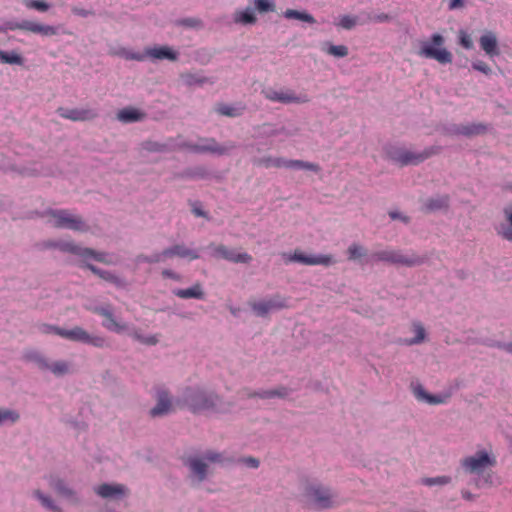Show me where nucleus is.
Masks as SVG:
<instances>
[{
  "mask_svg": "<svg viewBox=\"0 0 512 512\" xmlns=\"http://www.w3.org/2000/svg\"><path fill=\"white\" fill-rule=\"evenodd\" d=\"M445 42L441 34L435 33L431 36L430 41L421 43L418 55L428 59H434L441 64H449L452 62L453 56L450 51L443 47Z\"/></svg>",
  "mask_w": 512,
  "mask_h": 512,
  "instance_id": "f257e3e1",
  "label": "nucleus"
},
{
  "mask_svg": "<svg viewBox=\"0 0 512 512\" xmlns=\"http://www.w3.org/2000/svg\"><path fill=\"white\" fill-rule=\"evenodd\" d=\"M497 464L496 456L492 451L478 450L473 455L466 456L460 460V466L465 473L481 474L485 469L492 468Z\"/></svg>",
  "mask_w": 512,
  "mask_h": 512,
  "instance_id": "f03ea898",
  "label": "nucleus"
},
{
  "mask_svg": "<svg viewBox=\"0 0 512 512\" xmlns=\"http://www.w3.org/2000/svg\"><path fill=\"white\" fill-rule=\"evenodd\" d=\"M305 502L319 509H327L334 505V495L331 490L319 483H307L303 490Z\"/></svg>",
  "mask_w": 512,
  "mask_h": 512,
  "instance_id": "7ed1b4c3",
  "label": "nucleus"
},
{
  "mask_svg": "<svg viewBox=\"0 0 512 512\" xmlns=\"http://www.w3.org/2000/svg\"><path fill=\"white\" fill-rule=\"evenodd\" d=\"M184 403L194 413L205 412L216 408L218 397L201 390L189 389L184 395Z\"/></svg>",
  "mask_w": 512,
  "mask_h": 512,
  "instance_id": "20e7f679",
  "label": "nucleus"
},
{
  "mask_svg": "<svg viewBox=\"0 0 512 512\" xmlns=\"http://www.w3.org/2000/svg\"><path fill=\"white\" fill-rule=\"evenodd\" d=\"M49 216L50 223L54 227L81 232L88 230V226L80 216L73 215L67 210H51Z\"/></svg>",
  "mask_w": 512,
  "mask_h": 512,
  "instance_id": "39448f33",
  "label": "nucleus"
},
{
  "mask_svg": "<svg viewBox=\"0 0 512 512\" xmlns=\"http://www.w3.org/2000/svg\"><path fill=\"white\" fill-rule=\"evenodd\" d=\"M386 153L392 161L401 166L419 164L431 155L429 150H425L423 152H412L397 146L387 148Z\"/></svg>",
  "mask_w": 512,
  "mask_h": 512,
  "instance_id": "423d86ee",
  "label": "nucleus"
},
{
  "mask_svg": "<svg viewBox=\"0 0 512 512\" xmlns=\"http://www.w3.org/2000/svg\"><path fill=\"white\" fill-rule=\"evenodd\" d=\"M8 30H22L43 36H54L58 33L57 28L54 26L44 25L29 20H24L21 22L8 21L4 25H0V32H6Z\"/></svg>",
  "mask_w": 512,
  "mask_h": 512,
  "instance_id": "0eeeda50",
  "label": "nucleus"
},
{
  "mask_svg": "<svg viewBox=\"0 0 512 512\" xmlns=\"http://www.w3.org/2000/svg\"><path fill=\"white\" fill-rule=\"evenodd\" d=\"M372 258L376 261H383L391 264H398L403 266H416L423 263V259L415 254L404 255L398 250H382L375 252Z\"/></svg>",
  "mask_w": 512,
  "mask_h": 512,
  "instance_id": "6e6552de",
  "label": "nucleus"
},
{
  "mask_svg": "<svg viewBox=\"0 0 512 512\" xmlns=\"http://www.w3.org/2000/svg\"><path fill=\"white\" fill-rule=\"evenodd\" d=\"M47 247H56L61 251L69 252L75 255H78L84 259L93 258L98 262L104 264H112V261L107 259V255L103 252H97L90 248H82L74 242H59V243H50Z\"/></svg>",
  "mask_w": 512,
  "mask_h": 512,
  "instance_id": "1a4fd4ad",
  "label": "nucleus"
},
{
  "mask_svg": "<svg viewBox=\"0 0 512 512\" xmlns=\"http://www.w3.org/2000/svg\"><path fill=\"white\" fill-rule=\"evenodd\" d=\"M58 336L71 341L89 344L98 348L104 347L106 343L104 337L98 335H91L86 330L79 326H75L69 330L64 329V331H58Z\"/></svg>",
  "mask_w": 512,
  "mask_h": 512,
  "instance_id": "9d476101",
  "label": "nucleus"
},
{
  "mask_svg": "<svg viewBox=\"0 0 512 512\" xmlns=\"http://www.w3.org/2000/svg\"><path fill=\"white\" fill-rule=\"evenodd\" d=\"M249 306L257 316L265 317L271 311L286 308L288 305L286 298L280 295H274L267 300L250 301Z\"/></svg>",
  "mask_w": 512,
  "mask_h": 512,
  "instance_id": "9b49d317",
  "label": "nucleus"
},
{
  "mask_svg": "<svg viewBox=\"0 0 512 512\" xmlns=\"http://www.w3.org/2000/svg\"><path fill=\"white\" fill-rule=\"evenodd\" d=\"M283 257L287 263L297 262L303 265H324L329 266L333 263L331 255H307L301 250H295L290 254H283Z\"/></svg>",
  "mask_w": 512,
  "mask_h": 512,
  "instance_id": "f8f14e48",
  "label": "nucleus"
},
{
  "mask_svg": "<svg viewBox=\"0 0 512 512\" xmlns=\"http://www.w3.org/2000/svg\"><path fill=\"white\" fill-rule=\"evenodd\" d=\"M127 59L143 61L146 57L152 59H168V60H176L177 53L171 50L167 46H158L153 48H147L144 54L141 53H127L125 55Z\"/></svg>",
  "mask_w": 512,
  "mask_h": 512,
  "instance_id": "ddd939ff",
  "label": "nucleus"
},
{
  "mask_svg": "<svg viewBox=\"0 0 512 512\" xmlns=\"http://www.w3.org/2000/svg\"><path fill=\"white\" fill-rule=\"evenodd\" d=\"M188 149L196 153H212L217 155L228 154L234 145L223 146L217 143L213 138H205L201 140L200 144H188Z\"/></svg>",
  "mask_w": 512,
  "mask_h": 512,
  "instance_id": "4468645a",
  "label": "nucleus"
},
{
  "mask_svg": "<svg viewBox=\"0 0 512 512\" xmlns=\"http://www.w3.org/2000/svg\"><path fill=\"white\" fill-rule=\"evenodd\" d=\"M265 98H267L270 101L273 102H280L284 104L289 103H306L309 101V98L307 95H295L293 92L289 90H274V89H267L263 91Z\"/></svg>",
  "mask_w": 512,
  "mask_h": 512,
  "instance_id": "2eb2a0df",
  "label": "nucleus"
},
{
  "mask_svg": "<svg viewBox=\"0 0 512 512\" xmlns=\"http://www.w3.org/2000/svg\"><path fill=\"white\" fill-rule=\"evenodd\" d=\"M213 256L216 258H223L233 263H249L252 260L251 255L248 253L237 252L236 250L229 249L224 245L214 246Z\"/></svg>",
  "mask_w": 512,
  "mask_h": 512,
  "instance_id": "dca6fc26",
  "label": "nucleus"
},
{
  "mask_svg": "<svg viewBox=\"0 0 512 512\" xmlns=\"http://www.w3.org/2000/svg\"><path fill=\"white\" fill-rule=\"evenodd\" d=\"M57 113L64 119H69L72 121H90L95 119L98 116V113L94 109L86 108H63L60 107L57 109Z\"/></svg>",
  "mask_w": 512,
  "mask_h": 512,
  "instance_id": "f3484780",
  "label": "nucleus"
},
{
  "mask_svg": "<svg viewBox=\"0 0 512 512\" xmlns=\"http://www.w3.org/2000/svg\"><path fill=\"white\" fill-rule=\"evenodd\" d=\"M94 491L97 495L104 499H119L124 497L128 490L122 484H101L97 486Z\"/></svg>",
  "mask_w": 512,
  "mask_h": 512,
  "instance_id": "a211bd4d",
  "label": "nucleus"
},
{
  "mask_svg": "<svg viewBox=\"0 0 512 512\" xmlns=\"http://www.w3.org/2000/svg\"><path fill=\"white\" fill-rule=\"evenodd\" d=\"M479 44L481 49L485 52L487 56L493 58L500 54L498 48V39L494 32L486 31L480 38Z\"/></svg>",
  "mask_w": 512,
  "mask_h": 512,
  "instance_id": "6ab92c4d",
  "label": "nucleus"
},
{
  "mask_svg": "<svg viewBox=\"0 0 512 512\" xmlns=\"http://www.w3.org/2000/svg\"><path fill=\"white\" fill-rule=\"evenodd\" d=\"M164 257L167 258H173V257H179L182 259H188V260H196L199 258V254L196 250L190 249L186 247L183 244H177L172 247H169L165 250H163Z\"/></svg>",
  "mask_w": 512,
  "mask_h": 512,
  "instance_id": "aec40b11",
  "label": "nucleus"
},
{
  "mask_svg": "<svg viewBox=\"0 0 512 512\" xmlns=\"http://www.w3.org/2000/svg\"><path fill=\"white\" fill-rule=\"evenodd\" d=\"M49 485L60 496L67 498L68 500H70L74 503L77 502V497H76L75 492L72 489H70L65 484V482L62 479H60L59 477L53 476V475L50 476L49 477Z\"/></svg>",
  "mask_w": 512,
  "mask_h": 512,
  "instance_id": "412c9836",
  "label": "nucleus"
},
{
  "mask_svg": "<svg viewBox=\"0 0 512 512\" xmlns=\"http://www.w3.org/2000/svg\"><path fill=\"white\" fill-rule=\"evenodd\" d=\"M413 393L417 400L431 405L444 404L447 401V396L429 394L420 384L413 387Z\"/></svg>",
  "mask_w": 512,
  "mask_h": 512,
  "instance_id": "4be33fe9",
  "label": "nucleus"
},
{
  "mask_svg": "<svg viewBox=\"0 0 512 512\" xmlns=\"http://www.w3.org/2000/svg\"><path fill=\"white\" fill-rule=\"evenodd\" d=\"M172 410V402L166 391H159L157 395V404L151 409L150 414L153 417L162 416Z\"/></svg>",
  "mask_w": 512,
  "mask_h": 512,
  "instance_id": "5701e85b",
  "label": "nucleus"
},
{
  "mask_svg": "<svg viewBox=\"0 0 512 512\" xmlns=\"http://www.w3.org/2000/svg\"><path fill=\"white\" fill-rule=\"evenodd\" d=\"M145 118V113L134 107H126L118 111L117 119L122 123H133Z\"/></svg>",
  "mask_w": 512,
  "mask_h": 512,
  "instance_id": "b1692460",
  "label": "nucleus"
},
{
  "mask_svg": "<svg viewBox=\"0 0 512 512\" xmlns=\"http://www.w3.org/2000/svg\"><path fill=\"white\" fill-rule=\"evenodd\" d=\"M85 267L88 268L95 275L99 276L101 279L111 282L117 287L122 288L126 286V282L123 279L119 278L118 276L109 271L101 270L92 264H86Z\"/></svg>",
  "mask_w": 512,
  "mask_h": 512,
  "instance_id": "393cba45",
  "label": "nucleus"
},
{
  "mask_svg": "<svg viewBox=\"0 0 512 512\" xmlns=\"http://www.w3.org/2000/svg\"><path fill=\"white\" fill-rule=\"evenodd\" d=\"M37 362L42 369H49L56 376H62L70 371V365L65 361H57L52 364H48L43 358L38 357Z\"/></svg>",
  "mask_w": 512,
  "mask_h": 512,
  "instance_id": "a878e982",
  "label": "nucleus"
},
{
  "mask_svg": "<svg viewBox=\"0 0 512 512\" xmlns=\"http://www.w3.org/2000/svg\"><path fill=\"white\" fill-rule=\"evenodd\" d=\"M174 295L181 299H203L204 291L200 283H196L193 286L186 289H176L173 291Z\"/></svg>",
  "mask_w": 512,
  "mask_h": 512,
  "instance_id": "bb28decb",
  "label": "nucleus"
},
{
  "mask_svg": "<svg viewBox=\"0 0 512 512\" xmlns=\"http://www.w3.org/2000/svg\"><path fill=\"white\" fill-rule=\"evenodd\" d=\"M505 222L497 228L498 234L505 240L512 241V207L504 209Z\"/></svg>",
  "mask_w": 512,
  "mask_h": 512,
  "instance_id": "cd10ccee",
  "label": "nucleus"
},
{
  "mask_svg": "<svg viewBox=\"0 0 512 512\" xmlns=\"http://www.w3.org/2000/svg\"><path fill=\"white\" fill-rule=\"evenodd\" d=\"M286 159L282 157L265 156L255 158L253 164L258 167L264 168H285Z\"/></svg>",
  "mask_w": 512,
  "mask_h": 512,
  "instance_id": "c85d7f7f",
  "label": "nucleus"
},
{
  "mask_svg": "<svg viewBox=\"0 0 512 512\" xmlns=\"http://www.w3.org/2000/svg\"><path fill=\"white\" fill-rule=\"evenodd\" d=\"M449 204L448 196H439L436 198L428 199L425 204V210L428 212H434L442 209H446Z\"/></svg>",
  "mask_w": 512,
  "mask_h": 512,
  "instance_id": "c756f323",
  "label": "nucleus"
},
{
  "mask_svg": "<svg viewBox=\"0 0 512 512\" xmlns=\"http://www.w3.org/2000/svg\"><path fill=\"white\" fill-rule=\"evenodd\" d=\"M187 465L189 466L191 472L198 477L199 481L205 479L207 465L201 459L190 458L187 461Z\"/></svg>",
  "mask_w": 512,
  "mask_h": 512,
  "instance_id": "7c9ffc66",
  "label": "nucleus"
},
{
  "mask_svg": "<svg viewBox=\"0 0 512 512\" xmlns=\"http://www.w3.org/2000/svg\"><path fill=\"white\" fill-rule=\"evenodd\" d=\"M285 168L289 169H303V170H310L313 172H319L320 166L315 163L306 162L302 160H288L286 159Z\"/></svg>",
  "mask_w": 512,
  "mask_h": 512,
  "instance_id": "2f4dec72",
  "label": "nucleus"
},
{
  "mask_svg": "<svg viewBox=\"0 0 512 512\" xmlns=\"http://www.w3.org/2000/svg\"><path fill=\"white\" fill-rule=\"evenodd\" d=\"M233 18L235 23L243 25L254 24L257 20L250 8L236 11Z\"/></svg>",
  "mask_w": 512,
  "mask_h": 512,
  "instance_id": "473e14b6",
  "label": "nucleus"
},
{
  "mask_svg": "<svg viewBox=\"0 0 512 512\" xmlns=\"http://www.w3.org/2000/svg\"><path fill=\"white\" fill-rule=\"evenodd\" d=\"M486 131V126L483 124H469V125H462L457 129V132L459 134L465 135V136H472V135H479L483 134Z\"/></svg>",
  "mask_w": 512,
  "mask_h": 512,
  "instance_id": "72a5a7b5",
  "label": "nucleus"
},
{
  "mask_svg": "<svg viewBox=\"0 0 512 512\" xmlns=\"http://www.w3.org/2000/svg\"><path fill=\"white\" fill-rule=\"evenodd\" d=\"M411 329L415 334V337L410 340H406L405 343L408 345H414L423 342L426 336L425 328L423 325L420 322H414Z\"/></svg>",
  "mask_w": 512,
  "mask_h": 512,
  "instance_id": "f704fd0d",
  "label": "nucleus"
},
{
  "mask_svg": "<svg viewBox=\"0 0 512 512\" xmlns=\"http://www.w3.org/2000/svg\"><path fill=\"white\" fill-rule=\"evenodd\" d=\"M284 16L287 19H296V20L304 21V22H307L310 24L315 23V19L312 15H310L306 12L297 11L294 9H287L284 12Z\"/></svg>",
  "mask_w": 512,
  "mask_h": 512,
  "instance_id": "c9c22d12",
  "label": "nucleus"
},
{
  "mask_svg": "<svg viewBox=\"0 0 512 512\" xmlns=\"http://www.w3.org/2000/svg\"><path fill=\"white\" fill-rule=\"evenodd\" d=\"M102 325L107 330L113 331V332H116V333L123 332V331H125L127 329L126 324L118 322L114 318L113 314L109 318H106L103 321Z\"/></svg>",
  "mask_w": 512,
  "mask_h": 512,
  "instance_id": "e433bc0d",
  "label": "nucleus"
},
{
  "mask_svg": "<svg viewBox=\"0 0 512 512\" xmlns=\"http://www.w3.org/2000/svg\"><path fill=\"white\" fill-rule=\"evenodd\" d=\"M0 62L6 64L22 65L23 58L17 52L0 51Z\"/></svg>",
  "mask_w": 512,
  "mask_h": 512,
  "instance_id": "4c0bfd02",
  "label": "nucleus"
},
{
  "mask_svg": "<svg viewBox=\"0 0 512 512\" xmlns=\"http://www.w3.org/2000/svg\"><path fill=\"white\" fill-rule=\"evenodd\" d=\"M34 496L40 500L41 504L47 509L52 510L53 512H61L60 508L56 506L52 499L46 495H44L40 490L34 491Z\"/></svg>",
  "mask_w": 512,
  "mask_h": 512,
  "instance_id": "58836bf2",
  "label": "nucleus"
},
{
  "mask_svg": "<svg viewBox=\"0 0 512 512\" xmlns=\"http://www.w3.org/2000/svg\"><path fill=\"white\" fill-rule=\"evenodd\" d=\"M422 482L426 486H435V485L443 486V485L450 484L452 482V478L448 475H441V476H437V477L425 478V479H423Z\"/></svg>",
  "mask_w": 512,
  "mask_h": 512,
  "instance_id": "ea45409f",
  "label": "nucleus"
},
{
  "mask_svg": "<svg viewBox=\"0 0 512 512\" xmlns=\"http://www.w3.org/2000/svg\"><path fill=\"white\" fill-rule=\"evenodd\" d=\"M19 419V414L10 409L0 408V425L4 423H15Z\"/></svg>",
  "mask_w": 512,
  "mask_h": 512,
  "instance_id": "a19ab883",
  "label": "nucleus"
},
{
  "mask_svg": "<svg viewBox=\"0 0 512 512\" xmlns=\"http://www.w3.org/2000/svg\"><path fill=\"white\" fill-rule=\"evenodd\" d=\"M255 8L260 13H267L275 11L274 0H252Z\"/></svg>",
  "mask_w": 512,
  "mask_h": 512,
  "instance_id": "79ce46f5",
  "label": "nucleus"
},
{
  "mask_svg": "<svg viewBox=\"0 0 512 512\" xmlns=\"http://www.w3.org/2000/svg\"><path fill=\"white\" fill-rule=\"evenodd\" d=\"M216 111H217V113L224 115V116L236 117L241 114L242 109L233 107V106H229L226 104H218L216 106Z\"/></svg>",
  "mask_w": 512,
  "mask_h": 512,
  "instance_id": "37998d69",
  "label": "nucleus"
},
{
  "mask_svg": "<svg viewBox=\"0 0 512 512\" xmlns=\"http://www.w3.org/2000/svg\"><path fill=\"white\" fill-rule=\"evenodd\" d=\"M347 253L349 260H357L366 255V250L358 244H352L349 246Z\"/></svg>",
  "mask_w": 512,
  "mask_h": 512,
  "instance_id": "c03bdc74",
  "label": "nucleus"
},
{
  "mask_svg": "<svg viewBox=\"0 0 512 512\" xmlns=\"http://www.w3.org/2000/svg\"><path fill=\"white\" fill-rule=\"evenodd\" d=\"M165 259H166V257H164L163 251H162L161 253H156L152 256H147L144 254L138 255L136 258V262L152 264V263H158V262L164 261Z\"/></svg>",
  "mask_w": 512,
  "mask_h": 512,
  "instance_id": "a18cd8bd",
  "label": "nucleus"
},
{
  "mask_svg": "<svg viewBox=\"0 0 512 512\" xmlns=\"http://www.w3.org/2000/svg\"><path fill=\"white\" fill-rule=\"evenodd\" d=\"M23 3L28 9H35L40 12H45L49 9V5L44 0H23Z\"/></svg>",
  "mask_w": 512,
  "mask_h": 512,
  "instance_id": "49530a36",
  "label": "nucleus"
},
{
  "mask_svg": "<svg viewBox=\"0 0 512 512\" xmlns=\"http://www.w3.org/2000/svg\"><path fill=\"white\" fill-rule=\"evenodd\" d=\"M327 53L335 57H345L348 55V48L345 45H330Z\"/></svg>",
  "mask_w": 512,
  "mask_h": 512,
  "instance_id": "de8ad7c7",
  "label": "nucleus"
},
{
  "mask_svg": "<svg viewBox=\"0 0 512 512\" xmlns=\"http://www.w3.org/2000/svg\"><path fill=\"white\" fill-rule=\"evenodd\" d=\"M357 24V17L351 15H343L339 19L338 25L344 29L350 30Z\"/></svg>",
  "mask_w": 512,
  "mask_h": 512,
  "instance_id": "09e8293b",
  "label": "nucleus"
},
{
  "mask_svg": "<svg viewBox=\"0 0 512 512\" xmlns=\"http://www.w3.org/2000/svg\"><path fill=\"white\" fill-rule=\"evenodd\" d=\"M143 149L149 152H163L166 151V145L154 141H145L142 144Z\"/></svg>",
  "mask_w": 512,
  "mask_h": 512,
  "instance_id": "8fccbe9b",
  "label": "nucleus"
},
{
  "mask_svg": "<svg viewBox=\"0 0 512 512\" xmlns=\"http://www.w3.org/2000/svg\"><path fill=\"white\" fill-rule=\"evenodd\" d=\"M459 43L462 45L465 49H472L473 48V41L470 37V35L463 30L459 31Z\"/></svg>",
  "mask_w": 512,
  "mask_h": 512,
  "instance_id": "3c124183",
  "label": "nucleus"
},
{
  "mask_svg": "<svg viewBox=\"0 0 512 512\" xmlns=\"http://www.w3.org/2000/svg\"><path fill=\"white\" fill-rule=\"evenodd\" d=\"M472 68L474 70H477V71L485 74V75H489L492 72V70L489 67V65L487 63H485L484 61H481V60L474 61L472 63Z\"/></svg>",
  "mask_w": 512,
  "mask_h": 512,
  "instance_id": "603ef678",
  "label": "nucleus"
},
{
  "mask_svg": "<svg viewBox=\"0 0 512 512\" xmlns=\"http://www.w3.org/2000/svg\"><path fill=\"white\" fill-rule=\"evenodd\" d=\"M182 79L188 85L203 84L205 82L204 78H200L199 76L191 73L183 74Z\"/></svg>",
  "mask_w": 512,
  "mask_h": 512,
  "instance_id": "864d4df0",
  "label": "nucleus"
},
{
  "mask_svg": "<svg viewBox=\"0 0 512 512\" xmlns=\"http://www.w3.org/2000/svg\"><path fill=\"white\" fill-rule=\"evenodd\" d=\"M446 4L449 10H457L462 9L465 6L466 0H443Z\"/></svg>",
  "mask_w": 512,
  "mask_h": 512,
  "instance_id": "5fc2aeb1",
  "label": "nucleus"
},
{
  "mask_svg": "<svg viewBox=\"0 0 512 512\" xmlns=\"http://www.w3.org/2000/svg\"><path fill=\"white\" fill-rule=\"evenodd\" d=\"M39 329L44 334L54 333L56 335H58V331H64L63 328H60V327H57V326H54V325H48V324H42L39 327Z\"/></svg>",
  "mask_w": 512,
  "mask_h": 512,
  "instance_id": "6e6d98bb",
  "label": "nucleus"
},
{
  "mask_svg": "<svg viewBox=\"0 0 512 512\" xmlns=\"http://www.w3.org/2000/svg\"><path fill=\"white\" fill-rule=\"evenodd\" d=\"M391 19V17L386 13H380L373 16H369V21L383 23L387 22Z\"/></svg>",
  "mask_w": 512,
  "mask_h": 512,
  "instance_id": "4d7b16f0",
  "label": "nucleus"
},
{
  "mask_svg": "<svg viewBox=\"0 0 512 512\" xmlns=\"http://www.w3.org/2000/svg\"><path fill=\"white\" fill-rule=\"evenodd\" d=\"M134 338L139 340L142 343L149 344V345H155L158 342V339L156 338V336L142 337L139 334H135Z\"/></svg>",
  "mask_w": 512,
  "mask_h": 512,
  "instance_id": "13d9d810",
  "label": "nucleus"
},
{
  "mask_svg": "<svg viewBox=\"0 0 512 512\" xmlns=\"http://www.w3.org/2000/svg\"><path fill=\"white\" fill-rule=\"evenodd\" d=\"M205 459L208 460L209 462H222L223 461V457L221 454L219 453H216V452H207L205 454Z\"/></svg>",
  "mask_w": 512,
  "mask_h": 512,
  "instance_id": "bf43d9fd",
  "label": "nucleus"
},
{
  "mask_svg": "<svg viewBox=\"0 0 512 512\" xmlns=\"http://www.w3.org/2000/svg\"><path fill=\"white\" fill-rule=\"evenodd\" d=\"M93 312L100 316H103L105 319L109 318L112 315V312L106 307H96L93 310Z\"/></svg>",
  "mask_w": 512,
  "mask_h": 512,
  "instance_id": "052dcab7",
  "label": "nucleus"
},
{
  "mask_svg": "<svg viewBox=\"0 0 512 512\" xmlns=\"http://www.w3.org/2000/svg\"><path fill=\"white\" fill-rule=\"evenodd\" d=\"M261 398H272L275 396H281L282 394L276 390L263 391L262 393L257 394Z\"/></svg>",
  "mask_w": 512,
  "mask_h": 512,
  "instance_id": "680f3d73",
  "label": "nucleus"
},
{
  "mask_svg": "<svg viewBox=\"0 0 512 512\" xmlns=\"http://www.w3.org/2000/svg\"><path fill=\"white\" fill-rule=\"evenodd\" d=\"M243 462H244L247 466H249V467H251V468H257V467L259 466V461H258V459L253 458V457H247V458H244V459H243Z\"/></svg>",
  "mask_w": 512,
  "mask_h": 512,
  "instance_id": "e2e57ef3",
  "label": "nucleus"
},
{
  "mask_svg": "<svg viewBox=\"0 0 512 512\" xmlns=\"http://www.w3.org/2000/svg\"><path fill=\"white\" fill-rule=\"evenodd\" d=\"M72 12L75 15L82 16V17H87L88 15L92 14L91 11H88V10H85V9H82V8H78V7H73L72 8Z\"/></svg>",
  "mask_w": 512,
  "mask_h": 512,
  "instance_id": "0e129e2a",
  "label": "nucleus"
},
{
  "mask_svg": "<svg viewBox=\"0 0 512 512\" xmlns=\"http://www.w3.org/2000/svg\"><path fill=\"white\" fill-rule=\"evenodd\" d=\"M162 275L165 278H171V279H174V280H179L180 279V276L178 274H176L175 272H173L172 270H169V269H164L162 271Z\"/></svg>",
  "mask_w": 512,
  "mask_h": 512,
  "instance_id": "69168bd1",
  "label": "nucleus"
},
{
  "mask_svg": "<svg viewBox=\"0 0 512 512\" xmlns=\"http://www.w3.org/2000/svg\"><path fill=\"white\" fill-rule=\"evenodd\" d=\"M461 495H462V498L465 499V500H473L474 499V496L471 492H469L468 490H462L461 491Z\"/></svg>",
  "mask_w": 512,
  "mask_h": 512,
  "instance_id": "338daca9",
  "label": "nucleus"
},
{
  "mask_svg": "<svg viewBox=\"0 0 512 512\" xmlns=\"http://www.w3.org/2000/svg\"><path fill=\"white\" fill-rule=\"evenodd\" d=\"M389 215L392 219H402L403 221H407L406 217H401L397 212H390Z\"/></svg>",
  "mask_w": 512,
  "mask_h": 512,
  "instance_id": "774afa93",
  "label": "nucleus"
}]
</instances>
